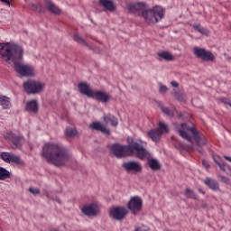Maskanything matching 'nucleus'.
I'll return each instance as SVG.
<instances>
[{"instance_id": "nucleus-1", "label": "nucleus", "mask_w": 231, "mask_h": 231, "mask_svg": "<svg viewBox=\"0 0 231 231\" xmlns=\"http://www.w3.org/2000/svg\"><path fill=\"white\" fill-rule=\"evenodd\" d=\"M23 53L24 50L23 47L16 43H0L1 59L5 60L8 64H10L12 60L14 64L16 73H19L21 77H33V67L23 63Z\"/></svg>"}, {"instance_id": "nucleus-2", "label": "nucleus", "mask_w": 231, "mask_h": 231, "mask_svg": "<svg viewBox=\"0 0 231 231\" xmlns=\"http://www.w3.org/2000/svg\"><path fill=\"white\" fill-rule=\"evenodd\" d=\"M42 156L54 167H65L66 163L71 160V154L68 149L57 143H47L42 147Z\"/></svg>"}, {"instance_id": "nucleus-3", "label": "nucleus", "mask_w": 231, "mask_h": 231, "mask_svg": "<svg viewBox=\"0 0 231 231\" xmlns=\"http://www.w3.org/2000/svg\"><path fill=\"white\" fill-rule=\"evenodd\" d=\"M127 145L120 143H113L110 145V151L116 158H125L127 156H135V158H143L144 156L143 144L142 140H136L133 137L127 139Z\"/></svg>"}, {"instance_id": "nucleus-4", "label": "nucleus", "mask_w": 231, "mask_h": 231, "mask_svg": "<svg viewBox=\"0 0 231 231\" xmlns=\"http://www.w3.org/2000/svg\"><path fill=\"white\" fill-rule=\"evenodd\" d=\"M130 14H138L143 17L144 21L149 24H156L165 17V9L162 6H155L152 9L147 10V4L136 3L127 5Z\"/></svg>"}, {"instance_id": "nucleus-5", "label": "nucleus", "mask_w": 231, "mask_h": 231, "mask_svg": "<svg viewBox=\"0 0 231 231\" xmlns=\"http://www.w3.org/2000/svg\"><path fill=\"white\" fill-rule=\"evenodd\" d=\"M174 130L180 138L187 140L189 143H192L194 140L197 143V147H199L198 152L200 154L205 152V150H203L201 146L207 145V137L203 134H199V132H198L194 125H190L187 123H181L180 125H175Z\"/></svg>"}, {"instance_id": "nucleus-6", "label": "nucleus", "mask_w": 231, "mask_h": 231, "mask_svg": "<svg viewBox=\"0 0 231 231\" xmlns=\"http://www.w3.org/2000/svg\"><path fill=\"white\" fill-rule=\"evenodd\" d=\"M23 88L28 95H37L46 88V83L30 79L23 83Z\"/></svg>"}, {"instance_id": "nucleus-7", "label": "nucleus", "mask_w": 231, "mask_h": 231, "mask_svg": "<svg viewBox=\"0 0 231 231\" xmlns=\"http://www.w3.org/2000/svg\"><path fill=\"white\" fill-rule=\"evenodd\" d=\"M5 139L11 145L12 149H21L23 147V137L14 134L13 132H7L5 134Z\"/></svg>"}, {"instance_id": "nucleus-8", "label": "nucleus", "mask_w": 231, "mask_h": 231, "mask_svg": "<svg viewBox=\"0 0 231 231\" xmlns=\"http://www.w3.org/2000/svg\"><path fill=\"white\" fill-rule=\"evenodd\" d=\"M193 53L198 59H201L202 60H206L207 62H214V60H216V56H214V53L203 48H194Z\"/></svg>"}, {"instance_id": "nucleus-9", "label": "nucleus", "mask_w": 231, "mask_h": 231, "mask_svg": "<svg viewBox=\"0 0 231 231\" xmlns=\"http://www.w3.org/2000/svg\"><path fill=\"white\" fill-rule=\"evenodd\" d=\"M143 149L144 151V155L143 157L138 158L139 160H147L148 165L152 171H160L162 169V164L160 162L156 159L152 158V155H151V152L145 149V146L143 145Z\"/></svg>"}, {"instance_id": "nucleus-10", "label": "nucleus", "mask_w": 231, "mask_h": 231, "mask_svg": "<svg viewBox=\"0 0 231 231\" xmlns=\"http://www.w3.org/2000/svg\"><path fill=\"white\" fill-rule=\"evenodd\" d=\"M129 214V210L125 207H116L110 209L109 216L116 221H124Z\"/></svg>"}, {"instance_id": "nucleus-11", "label": "nucleus", "mask_w": 231, "mask_h": 231, "mask_svg": "<svg viewBox=\"0 0 231 231\" xmlns=\"http://www.w3.org/2000/svg\"><path fill=\"white\" fill-rule=\"evenodd\" d=\"M127 207L129 210H131L132 214L136 216L140 210H142V208L143 207V200L140 197H133L128 204Z\"/></svg>"}, {"instance_id": "nucleus-12", "label": "nucleus", "mask_w": 231, "mask_h": 231, "mask_svg": "<svg viewBox=\"0 0 231 231\" xmlns=\"http://www.w3.org/2000/svg\"><path fill=\"white\" fill-rule=\"evenodd\" d=\"M82 213L88 217H96L100 214V206L97 203H92L82 208Z\"/></svg>"}, {"instance_id": "nucleus-13", "label": "nucleus", "mask_w": 231, "mask_h": 231, "mask_svg": "<svg viewBox=\"0 0 231 231\" xmlns=\"http://www.w3.org/2000/svg\"><path fill=\"white\" fill-rule=\"evenodd\" d=\"M124 169L126 171V172H142L143 167L140 162L135 161H130L127 162L123 163Z\"/></svg>"}, {"instance_id": "nucleus-14", "label": "nucleus", "mask_w": 231, "mask_h": 231, "mask_svg": "<svg viewBox=\"0 0 231 231\" xmlns=\"http://www.w3.org/2000/svg\"><path fill=\"white\" fill-rule=\"evenodd\" d=\"M91 98H95L97 102L107 104L111 100V96L104 91H94Z\"/></svg>"}, {"instance_id": "nucleus-15", "label": "nucleus", "mask_w": 231, "mask_h": 231, "mask_svg": "<svg viewBox=\"0 0 231 231\" xmlns=\"http://www.w3.org/2000/svg\"><path fill=\"white\" fill-rule=\"evenodd\" d=\"M78 88L82 95H86L88 98H92L95 90L91 89V87L88 83H79Z\"/></svg>"}, {"instance_id": "nucleus-16", "label": "nucleus", "mask_w": 231, "mask_h": 231, "mask_svg": "<svg viewBox=\"0 0 231 231\" xmlns=\"http://www.w3.org/2000/svg\"><path fill=\"white\" fill-rule=\"evenodd\" d=\"M74 41L78 42L79 44H82L83 46H87L88 50H91L94 53H101L102 51H100L97 47H93L86 42L82 37L79 36V34L74 35Z\"/></svg>"}, {"instance_id": "nucleus-17", "label": "nucleus", "mask_w": 231, "mask_h": 231, "mask_svg": "<svg viewBox=\"0 0 231 231\" xmlns=\"http://www.w3.org/2000/svg\"><path fill=\"white\" fill-rule=\"evenodd\" d=\"M44 5L49 12L51 14H54V15H60L62 14V11H60V8L53 3L51 0H44Z\"/></svg>"}, {"instance_id": "nucleus-18", "label": "nucleus", "mask_w": 231, "mask_h": 231, "mask_svg": "<svg viewBox=\"0 0 231 231\" xmlns=\"http://www.w3.org/2000/svg\"><path fill=\"white\" fill-rule=\"evenodd\" d=\"M90 129H94V131H100L103 134H106L109 136L111 134V131L109 128L106 127V125H102L99 122H94L90 125Z\"/></svg>"}, {"instance_id": "nucleus-19", "label": "nucleus", "mask_w": 231, "mask_h": 231, "mask_svg": "<svg viewBox=\"0 0 231 231\" xmlns=\"http://www.w3.org/2000/svg\"><path fill=\"white\" fill-rule=\"evenodd\" d=\"M99 5L108 12H115L116 10V5L113 0H99Z\"/></svg>"}, {"instance_id": "nucleus-20", "label": "nucleus", "mask_w": 231, "mask_h": 231, "mask_svg": "<svg viewBox=\"0 0 231 231\" xmlns=\"http://www.w3.org/2000/svg\"><path fill=\"white\" fill-rule=\"evenodd\" d=\"M162 130H158V129H152L150 132L147 133V135L149 136V138H151V140H152V142H155L156 143H158V142H160V138H162Z\"/></svg>"}, {"instance_id": "nucleus-21", "label": "nucleus", "mask_w": 231, "mask_h": 231, "mask_svg": "<svg viewBox=\"0 0 231 231\" xmlns=\"http://www.w3.org/2000/svg\"><path fill=\"white\" fill-rule=\"evenodd\" d=\"M204 183L208 187V189H211V190H219V183L212 178H206Z\"/></svg>"}, {"instance_id": "nucleus-22", "label": "nucleus", "mask_w": 231, "mask_h": 231, "mask_svg": "<svg viewBox=\"0 0 231 231\" xmlns=\"http://www.w3.org/2000/svg\"><path fill=\"white\" fill-rule=\"evenodd\" d=\"M105 124H109L112 127H116L118 125V118L111 114H107L103 117Z\"/></svg>"}, {"instance_id": "nucleus-23", "label": "nucleus", "mask_w": 231, "mask_h": 231, "mask_svg": "<svg viewBox=\"0 0 231 231\" xmlns=\"http://www.w3.org/2000/svg\"><path fill=\"white\" fill-rule=\"evenodd\" d=\"M26 111H29V113H37L39 111V103H37V100L27 102Z\"/></svg>"}, {"instance_id": "nucleus-24", "label": "nucleus", "mask_w": 231, "mask_h": 231, "mask_svg": "<svg viewBox=\"0 0 231 231\" xmlns=\"http://www.w3.org/2000/svg\"><path fill=\"white\" fill-rule=\"evenodd\" d=\"M158 60H174V55H172V53L169 52V51H162V52H158Z\"/></svg>"}, {"instance_id": "nucleus-25", "label": "nucleus", "mask_w": 231, "mask_h": 231, "mask_svg": "<svg viewBox=\"0 0 231 231\" xmlns=\"http://www.w3.org/2000/svg\"><path fill=\"white\" fill-rule=\"evenodd\" d=\"M8 178H12V173L5 168L0 166V181H5Z\"/></svg>"}, {"instance_id": "nucleus-26", "label": "nucleus", "mask_w": 231, "mask_h": 231, "mask_svg": "<svg viewBox=\"0 0 231 231\" xmlns=\"http://www.w3.org/2000/svg\"><path fill=\"white\" fill-rule=\"evenodd\" d=\"M0 106H2L3 109H10V97L5 96L0 97Z\"/></svg>"}, {"instance_id": "nucleus-27", "label": "nucleus", "mask_w": 231, "mask_h": 231, "mask_svg": "<svg viewBox=\"0 0 231 231\" xmlns=\"http://www.w3.org/2000/svg\"><path fill=\"white\" fill-rule=\"evenodd\" d=\"M9 163H16L17 165H23L24 163L23 160H21V157L11 153V157L9 159Z\"/></svg>"}, {"instance_id": "nucleus-28", "label": "nucleus", "mask_w": 231, "mask_h": 231, "mask_svg": "<svg viewBox=\"0 0 231 231\" xmlns=\"http://www.w3.org/2000/svg\"><path fill=\"white\" fill-rule=\"evenodd\" d=\"M193 28L199 32V33H202V35H208V30L205 29V27L201 26L199 23L193 24Z\"/></svg>"}, {"instance_id": "nucleus-29", "label": "nucleus", "mask_w": 231, "mask_h": 231, "mask_svg": "<svg viewBox=\"0 0 231 231\" xmlns=\"http://www.w3.org/2000/svg\"><path fill=\"white\" fill-rule=\"evenodd\" d=\"M30 6L32 12H37L38 14H42V12H44L42 4H30Z\"/></svg>"}, {"instance_id": "nucleus-30", "label": "nucleus", "mask_w": 231, "mask_h": 231, "mask_svg": "<svg viewBox=\"0 0 231 231\" xmlns=\"http://www.w3.org/2000/svg\"><path fill=\"white\" fill-rule=\"evenodd\" d=\"M12 156V152H3L0 154V158L1 160H3L4 162H5V163H10V158Z\"/></svg>"}, {"instance_id": "nucleus-31", "label": "nucleus", "mask_w": 231, "mask_h": 231, "mask_svg": "<svg viewBox=\"0 0 231 231\" xmlns=\"http://www.w3.org/2000/svg\"><path fill=\"white\" fill-rule=\"evenodd\" d=\"M185 196L186 198H189V199H198V197L196 196V193L194 190L187 188L185 190Z\"/></svg>"}, {"instance_id": "nucleus-32", "label": "nucleus", "mask_w": 231, "mask_h": 231, "mask_svg": "<svg viewBox=\"0 0 231 231\" xmlns=\"http://www.w3.org/2000/svg\"><path fill=\"white\" fill-rule=\"evenodd\" d=\"M157 130L161 131L162 134H163V133H169V127L163 122H159V128H157Z\"/></svg>"}, {"instance_id": "nucleus-33", "label": "nucleus", "mask_w": 231, "mask_h": 231, "mask_svg": "<svg viewBox=\"0 0 231 231\" xmlns=\"http://www.w3.org/2000/svg\"><path fill=\"white\" fill-rule=\"evenodd\" d=\"M66 134H67L69 138H73V136H77V129L71 128V127H68V128L66 129Z\"/></svg>"}, {"instance_id": "nucleus-34", "label": "nucleus", "mask_w": 231, "mask_h": 231, "mask_svg": "<svg viewBox=\"0 0 231 231\" xmlns=\"http://www.w3.org/2000/svg\"><path fill=\"white\" fill-rule=\"evenodd\" d=\"M173 97H174V98H176V100H179L180 102H183V100H184L182 92H178L175 90L173 92Z\"/></svg>"}, {"instance_id": "nucleus-35", "label": "nucleus", "mask_w": 231, "mask_h": 231, "mask_svg": "<svg viewBox=\"0 0 231 231\" xmlns=\"http://www.w3.org/2000/svg\"><path fill=\"white\" fill-rule=\"evenodd\" d=\"M220 169L224 172H227V174H231V168L228 164L222 162V164L220 165Z\"/></svg>"}, {"instance_id": "nucleus-36", "label": "nucleus", "mask_w": 231, "mask_h": 231, "mask_svg": "<svg viewBox=\"0 0 231 231\" xmlns=\"http://www.w3.org/2000/svg\"><path fill=\"white\" fill-rule=\"evenodd\" d=\"M161 109L164 113V115H167L168 116H174V112H172V110H170L169 107L161 106Z\"/></svg>"}, {"instance_id": "nucleus-37", "label": "nucleus", "mask_w": 231, "mask_h": 231, "mask_svg": "<svg viewBox=\"0 0 231 231\" xmlns=\"http://www.w3.org/2000/svg\"><path fill=\"white\" fill-rule=\"evenodd\" d=\"M168 91L169 88H167V86L161 83L159 88V93H161V95H165V93H167Z\"/></svg>"}, {"instance_id": "nucleus-38", "label": "nucleus", "mask_w": 231, "mask_h": 231, "mask_svg": "<svg viewBox=\"0 0 231 231\" xmlns=\"http://www.w3.org/2000/svg\"><path fill=\"white\" fill-rule=\"evenodd\" d=\"M29 192H31V194H32V196H39V194H41V189H37V188H29Z\"/></svg>"}, {"instance_id": "nucleus-39", "label": "nucleus", "mask_w": 231, "mask_h": 231, "mask_svg": "<svg viewBox=\"0 0 231 231\" xmlns=\"http://www.w3.org/2000/svg\"><path fill=\"white\" fill-rule=\"evenodd\" d=\"M214 162L217 163V165H218V167H221L223 164V161H221V158L219 157H214Z\"/></svg>"}, {"instance_id": "nucleus-40", "label": "nucleus", "mask_w": 231, "mask_h": 231, "mask_svg": "<svg viewBox=\"0 0 231 231\" xmlns=\"http://www.w3.org/2000/svg\"><path fill=\"white\" fill-rule=\"evenodd\" d=\"M202 164L204 165V167H206V169H210V165L208 164V162H207V161H202Z\"/></svg>"}, {"instance_id": "nucleus-41", "label": "nucleus", "mask_w": 231, "mask_h": 231, "mask_svg": "<svg viewBox=\"0 0 231 231\" xmlns=\"http://www.w3.org/2000/svg\"><path fill=\"white\" fill-rule=\"evenodd\" d=\"M171 84L173 88H178V86H180V83L176 81H171Z\"/></svg>"}, {"instance_id": "nucleus-42", "label": "nucleus", "mask_w": 231, "mask_h": 231, "mask_svg": "<svg viewBox=\"0 0 231 231\" xmlns=\"http://www.w3.org/2000/svg\"><path fill=\"white\" fill-rule=\"evenodd\" d=\"M2 3H5V5H8L10 6V1L9 0H0Z\"/></svg>"}, {"instance_id": "nucleus-43", "label": "nucleus", "mask_w": 231, "mask_h": 231, "mask_svg": "<svg viewBox=\"0 0 231 231\" xmlns=\"http://www.w3.org/2000/svg\"><path fill=\"white\" fill-rule=\"evenodd\" d=\"M224 158L225 160H227V162H231V157L225 155Z\"/></svg>"}, {"instance_id": "nucleus-44", "label": "nucleus", "mask_w": 231, "mask_h": 231, "mask_svg": "<svg viewBox=\"0 0 231 231\" xmlns=\"http://www.w3.org/2000/svg\"><path fill=\"white\" fill-rule=\"evenodd\" d=\"M199 192H200L201 194H205V191H203V189H199Z\"/></svg>"}, {"instance_id": "nucleus-45", "label": "nucleus", "mask_w": 231, "mask_h": 231, "mask_svg": "<svg viewBox=\"0 0 231 231\" xmlns=\"http://www.w3.org/2000/svg\"><path fill=\"white\" fill-rule=\"evenodd\" d=\"M222 180H226L225 177H222Z\"/></svg>"}, {"instance_id": "nucleus-46", "label": "nucleus", "mask_w": 231, "mask_h": 231, "mask_svg": "<svg viewBox=\"0 0 231 231\" xmlns=\"http://www.w3.org/2000/svg\"><path fill=\"white\" fill-rule=\"evenodd\" d=\"M25 2L27 3V2H28V0H25Z\"/></svg>"}]
</instances>
